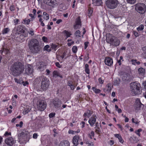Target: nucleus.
<instances>
[{"mask_svg": "<svg viewBox=\"0 0 146 146\" xmlns=\"http://www.w3.org/2000/svg\"><path fill=\"white\" fill-rule=\"evenodd\" d=\"M10 9L11 11H13L15 10V7L13 5L11 6L10 7Z\"/></svg>", "mask_w": 146, "mask_h": 146, "instance_id": "nucleus-54", "label": "nucleus"}, {"mask_svg": "<svg viewBox=\"0 0 146 146\" xmlns=\"http://www.w3.org/2000/svg\"><path fill=\"white\" fill-rule=\"evenodd\" d=\"M144 27L143 25H139V27L137 28V30L138 31H142Z\"/></svg>", "mask_w": 146, "mask_h": 146, "instance_id": "nucleus-38", "label": "nucleus"}, {"mask_svg": "<svg viewBox=\"0 0 146 146\" xmlns=\"http://www.w3.org/2000/svg\"><path fill=\"white\" fill-rule=\"evenodd\" d=\"M92 113H90V111L89 110L87 112L84 113V115L85 117L87 116L89 117H90Z\"/></svg>", "mask_w": 146, "mask_h": 146, "instance_id": "nucleus-35", "label": "nucleus"}, {"mask_svg": "<svg viewBox=\"0 0 146 146\" xmlns=\"http://www.w3.org/2000/svg\"><path fill=\"white\" fill-rule=\"evenodd\" d=\"M131 62L133 64L135 65L137 64L138 65H139L140 64V62L139 61H137L136 60L132 59L131 60Z\"/></svg>", "mask_w": 146, "mask_h": 146, "instance_id": "nucleus-28", "label": "nucleus"}, {"mask_svg": "<svg viewBox=\"0 0 146 146\" xmlns=\"http://www.w3.org/2000/svg\"><path fill=\"white\" fill-rule=\"evenodd\" d=\"M105 4L107 8L113 9L116 8L119 3L117 0H107L105 1Z\"/></svg>", "mask_w": 146, "mask_h": 146, "instance_id": "nucleus-5", "label": "nucleus"}, {"mask_svg": "<svg viewBox=\"0 0 146 146\" xmlns=\"http://www.w3.org/2000/svg\"><path fill=\"white\" fill-rule=\"evenodd\" d=\"M30 110L28 108V106H27L26 108H25L23 111L24 114H26L30 111Z\"/></svg>", "mask_w": 146, "mask_h": 146, "instance_id": "nucleus-37", "label": "nucleus"}, {"mask_svg": "<svg viewBox=\"0 0 146 146\" xmlns=\"http://www.w3.org/2000/svg\"><path fill=\"white\" fill-rule=\"evenodd\" d=\"M127 3L131 4H133L136 2V0H126Z\"/></svg>", "mask_w": 146, "mask_h": 146, "instance_id": "nucleus-32", "label": "nucleus"}, {"mask_svg": "<svg viewBox=\"0 0 146 146\" xmlns=\"http://www.w3.org/2000/svg\"><path fill=\"white\" fill-rule=\"evenodd\" d=\"M92 89L96 93H100L101 92L100 90L99 89H98L94 87H92Z\"/></svg>", "mask_w": 146, "mask_h": 146, "instance_id": "nucleus-34", "label": "nucleus"}, {"mask_svg": "<svg viewBox=\"0 0 146 146\" xmlns=\"http://www.w3.org/2000/svg\"><path fill=\"white\" fill-rule=\"evenodd\" d=\"M25 135V133L22 131H21L20 133H19L18 135V138L19 139H21V138H23L24 137V136Z\"/></svg>", "mask_w": 146, "mask_h": 146, "instance_id": "nucleus-23", "label": "nucleus"}, {"mask_svg": "<svg viewBox=\"0 0 146 146\" xmlns=\"http://www.w3.org/2000/svg\"><path fill=\"white\" fill-rule=\"evenodd\" d=\"M23 21L24 22V24L27 25H29L31 21V20L29 19H28L27 20L25 19Z\"/></svg>", "mask_w": 146, "mask_h": 146, "instance_id": "nucleus-43", "label": "nucleus"}, {"mask_svg": "<svg viewBox=\"0 0 146 146\" xmlns=\"http://www.w3.org/2000/svg\"><path fill=\"white\" fill-rule=\"evenodd\" d=\"M10 31V29L8 28H6L4 29L2 31V34H5L7 33Z\"/></svg>", "mask_w": 146, "mask_h": 146, "instance_id": "nucleus-33", "label": "nucleus"}, {"mask_svg": "<svg viewBox=\"0 0 146 146\" xmlns=\"http://www.w3.org/2000/svg\"><path fill=\"white\" fill-rule=\"evenodd\" d=\"M46 103L43 100H39L37 102V108L40 111H43L46 108Z\"/></svg>", "mask_w": 146, "mask_h": 146, "instance_id": "nucleus-8", "label": "nucleus"}, {"mask_svg": "<svg viewBox=\"0 0 146 146\" xmlns=\"http://www.w3.org/2000/svg\"><path fill=\"white\" fill-rule=\"evenodd\" d=\"M14 23L15 25H16L19 22V20L17 19H16L14 20Z\"/></svg>", "mask_w": 146, "mask_h": 146, "instance_id": "nucleus-51", "label": "nucleus"}, {"mask_svg": "<svg viewBox=\"0 0 146 146\" xmlns=\"http://www.w3.org/2000/svg\"><path fill=\"white\" fill-rule=\"evenodd\" d=\"M14 80H15V82H16L17 83L19 84H22L21 82L22 81L21 80H18V79H17L16 78H15Z\"/></svg>", "mask_w": 146, "mask_h": 146, "instance_id": "nucleus-45", "label": "nucleus"}, {"mask_svg": "<svg viewBox=\"0 0 146 146\" xmlns=\"http://www.w3.org/2000/svg\"><path fill=\"white\" fill-rule=\"evenodd\" d=\"M106 91L110 92L111 90V84L110 83L108 84L106 86Z\"/></svg>", "mask_w": 146, "mask_h": 146, "instance_id": "nucleus-26", "label": "nucleus"}, {"mask_svg": "<svg viewBox=\"0 0 146 146\" xmlns=\"http://www.w3.org/2000/svg\"><path fill=\"white\" fill-rule=\"evenodd\" d=\"M142 131V129H139L137 130V131H135V133H136L137 135L139 136H140V134L139 133L141 131Z\"/></svg>", "mask_w": 146, "mask_h": 146, "instance_id": "nucleus-44", "label": "nucleus"}, {"mask_svg": "<svg viewBox=\"0 0 146 146\" xmlns=\"http://www.w3.org/2000/svg\"><path fill=\"white\" fill-rule=\"evenodd\" d=\"M37 134L36 133H35L33 135V138L35 139H36L37 137Z\"/></svg>", "mask_w": 146, "mask_h": 146, "instance_id": "nucleus-56", "label": "nucleus"}, {"mask_svg": "<svg viewBox=\"0 0 146 146\" xmlns=\"http://www.w3.org/2000/svg\"><path fill=\"white\" fill-rule=\"evenodd\" d=\"M9 52V50L7 49L4 48L3 49V50L2 51V54H3V53H5V54H7Z\"/></svg>", "mask_w": 146, "mask_h": 146, "instance_id": "nucleus-42", "label": "nucleus"}, {"mask_svg": "<svg viewBox=\"0 0 146 146\" xmlns=\"http://www.w3.org/2000/svg\"><path fill=\"white\" fill-rule=\"evenodd\" d=\"M33 69L32 66L30 65H28L26 66L25 73L27 74H30L33 73Z\"/></svg>", "mask_w": 146, "mask_h": 146, "instance_id": "nucleus-12", "label": "nucleus"}, {"mask_svg": "<svg viewBox=\"0 0 146 146\" xmlns=\"http://www.w3.org/2000/svg\"><path fill=\"white\" fill-rule=\"evenodd\" d=\"M49 48V46L48 45H47L44 47V50H46L48 52H50L51 51V50L50 49H48V48Z\"/></svg>", "mask_w": 146, "mask_h": 146, "instance_id": "nucleus-40", "label": "nucleus"}, {"mask_svg": "<svg viewBox=\"0 0 146 146\" xmlns=\"http://www.w3.org/2000/svg\"><path fill=\"white\" fill-rule=\"evenodd\" d=\"M28 45L30 49L34 53H37L40 50L39 42L36 39H32L29 41Z\"/></svg>", "mask_w": 146, "mask_h": 146, "instance_id": "nucleus-2", "label": "nucleus"}, {"mask_svg": "<svg viewBox=\"0 0 146 146\" xmlns=\"http://www.w3.org/2000/svg\"><path fill=\"white\" fill-rule=\"evenodd\" d=\"M80 25H77L76 24L74 25V29H79L80 28Z\"/></svg>", "mask_w": 146, "mask_h": 146, "instance_id": "nucleus-46", "label": "nucleus"}, {"mask_svg": "<svg viewBox=\"0 0 146 146\" xmlns=\"http://www.w3.org/2000/svg\"><path fill=\"white\" fill-rule=\"evenodd\" d=\"M16 31V34L20 35L24 33V30L23 29V27L21 25H19L15 28Z\"/></svg>", "mask_w": 146, "mask_h": 146, "instance_id": "nucleus-11", "label": "nucleus"}, {"mask_svg": "<svg viewBox=\"0 0 146 146\" xmlns=\"http://www.w3.org/2000/svg\"><path fill=\"white\" fill-rule=\"evenodd\" d=\"M44 19L45 20H47L49 18V15L45 12H44L43 13Z\"/></svg>", "mask_w": 146, "mask_h": 146, "instance_id": "nucleus-24", "label": "nucleus"}, {"mask_svg": "<svg viewBox=\"0 0 146 146\" xmlns=\"http://www.w3.org/2000/svg\"><path fill=\"white\" fill-rule=\"evenodd\" d=\"M52 104L55 108H58L60 107L62 102L60 100L58 99H54L52 102Z\"/></svg>", "mask_w": 146, "mask_h": 146, "instance_id": "nucleus-9", "label": "nucleus"}, {"mask_svg": "<svg viewBox=\"0 0 146 146\" xmlns=\"http://www.w3.org/2000/svg\"><path fill=\"white\" fill-rule=\"evenodd\" d=\"M5 136H6L8 135H11V133L10 132L8 133L7 132H6L4 134Z\"/></svg>", "mask_w": 146, "mask_h": 146, "instance_id": "nucleus-58", "label": "nucleus"}, {"mask_svg": "<svg viewBox=\"0 0 146 146\" xmlns=\"http://www.w3.org/2000/svg\"><path fill=\"white\" fill-rule=\"evenodd\" d=\"M29 33L30 35H34V31L32 29L30 31Z\"/></svg>", "mask_w": 146, "mask_h": 146, "instance_id": "nucleus-60", "label": "nucleus"}, {"mask_svg": "<svg viewBox=\"0 0 146 146\" xmlns=\"http://www.w3.org/2000/svg\"><path fill=\"white\" fill-rule=\"evenodd\" d=\"M66 53L65 52L63 53L62 55L61 56V57L62 59H63L66 56Z\"/></svg>", "mask_w": 146, "mask_h": 146, "instance_id": "nucleus-61", "label": "nucleus"}, {"mask_svg": "<svg viewBox=\"0 0 146 146\" xmlns=\"http://www.w3.org/2000/svg\"><path fill=\"white\" fill-rule=\"evenodd\" d=\"M75 35L77 38L80 37V32L79 30L76 31L75 33Z\"/></svg>", "mask_w": 146, "mask_h": 146, "instance_id": "nucleus-29", "label": "nucleus"}, {"mask_svg": "<svg viewBox=\"0 0 146 146\" xmlns=\"http://www.w3.org/2000/svg\"><path fill=\"white\" fill-rule=\"evenodd\" d=\"M21 82L22 84H23L24 86H26L29 84V82L27 81L25 82L24 81H22Z\"/></svg>", "mask_w": 146, "mask_h": 146, "instance_id": "nucleus-53", "label": "nucleus"}, {"mask_svg": "<svg viewBox=\"0 0 146 146\" xmlns=\"http://www.w3.org/2000/svg\"><path fill=\"white\" fill-rule=\"evenodd\" d=\"M42 40L44 42H47V38L46 37L44 36L42 38Z\"/></svg>", "mask_w": 146, "mask_h": 146, "instance_id": "nucleus-49", "label": "nucleus"}, {"mask_svg": "<svg viewBox=\"0 0 146 146\" xmlns=\"http://www.w3.org/2000/svg\"><path fill=\"white\" fill-rule=\"evenodd\" d=\"M129 140L131 142L133 143H136L137 142V140L135 137H131L129 138Z\"/></svg>", "mask_w": 146, "mask_h": 146, "instance_id": "nucleus-21", "label": "nucleus"}, {"mask_svg": "<svg viewBox=\"0 0 146 146\" xmlns=\"http://www.w3.org/2000/svg\"><path fill=\"white\" fill-rule=\"evenodd\" d=\"M115 136L118 138L119 141L121 143H123L124 142L121 135L119 134H114Z\"/></svg>", "mask_w": 146, "mask_h": 146, "instance_id": "nucleus-20", "label": "nucleus"}, {"mask_svg": "<svg viewBox=\"0 0 146 146\" xmlns=\"http://www.w3.org/2000/svg\"><path fill=\"white\" fill-rule=\"evenodd\" d=\"M85 71L87 74H89L90 73V70L89 68H85Z\"/></svg>", "mask_w": 146, "mask_h": 146, "instance_id": "nucleus-57", "label": "nucleus"}, {"mask_svg": "<svg viewBox=\"0 0 146 146\" xmlns=\"http://www.w3.org/2000/svg\"><path fill=\"white\" fill-rule=\"evenodd\" d=\"M24 68V65L21 62H16L12 64L10 70L14 76H19L23 73Z\"/></svg>", "mask_w": 146, "mask_h": 146, "instance_id": "nucleus-1", "label": "nucleus"}, {"mask_svg": "<svg viewBox=\"0 0 146 146\" xmlns=\"http://www.w3.org/2000/svg\"><path fill=\"white\" fill-rule=\"evenodd\" d=\"M79 139V137L78 136L75 135L73 137L72 140V142L74 145L75 146H76L78 144Z\"/></svg>", "mask_w": 146, "mask_h": 146, "instance_id": "nucleus-16", "label": "nucleus"}, {"mask_svg": "<svg viewBox=\"0 0 146 146\" xmlns=\"http://www.w3.org/2000/svg\"><path fill=\"white\" fill-rule=\"evenodd\" d=\"M62 33L65 35L66 37V38L70 37V36L72 35V34L70 33V32H68L66 30L62 32Z\"/></svg>", "mask_w": 146, "mask_h": 146, "instance_id": "nucleus-22", "label": "nucleus"}, {"mask_svg": "<svg viewBox=\"0 0 146 146\" xmlns=\"http://www.w3.org/2000/svg\"><path fill=\"white\" fill-rule=\"evenodd\" d=\"M119 80H116L115 81L114 84L115 85H117L119 84Z\"/></svg>", "mask_w": 146, "mask_h": 146, "instance_id": "nucleus-59", "label": "nucleus"}, {"mask_svg": "<svg viewBox=\"0 0 146 146\" xmlns=\"http://www.w3.org/2000/svg\"><path fill=\"white\" fill-rule=\"evenodd\" d=\"M136 11L141 14L144 13L146 11V6L143 3H139L136 4Z\"/></svg>", "mask_w": 146, "mask_h": 146, "instance_id": "nucleus-6", "label": "nucleus"}, {"mask_svg": "<svg viewBox=\"0 0 146 146\" xmlns=\"http://www.w3.org/2000/svg\"><path fill=\"white\" fill-rule=\"evenodd\" d=\"M55 113H50L49 115V117L50 118H52L55 115Z\"/></svg>", "mask_w": 146, "mask_h": 146, "instance_id": "nucleus-48", "label": "nucleus"}, {"mask_svg": "<svg viewBox=\"0 0 146 146\" xmlns=\"http://www.w3.org/2000/svg\"><path fill=\"white\" fill-rule=\"evenodd\" d=\"M115 40H117V41L118 42L117 43H117L116 44H115V45H113V46H118L119 44H120V41H119V40H118V39H117L116 37L115 38V39H114V40H113V43H114V44H116V41H115Z\"/></svg>", "mask_w": 146, "mask_h": 146, "instance_id": "nucleus-27", "label": "nucleus"}, {"mask_svg": "<svg viewBox=\"0 0 146 146\" xmlns=\"http://www.w3.org/2000/svg\"><path fill=\"white\" fill-rule=\"evenodd\" d=\"M40 80L41 81V88L43 90H46L47 89L50 85V82L47 78L41 76L39 78Z\"/></svg>", "mask_w": 146, "mask_h": 146, "instance_id": "nucleus-4", "label": "nucleus"}, {"mask_svg": "<svg viewBox=\"0 0 146 146\" xmlns=\"http://www.w3.org/2000/svg\"><path fill=\"white\" fill-rule=\"evenodd\" d=\"M143 85L144 88L146 89V81L143 82Z\"/></svg>", "mask_w": 146, "mask_h": 146, "instance_id": "nucleus-62", "label": "nucleus"}, {"mask_svg": "<svg viewBox=\"0 0 146 146\" xmlns=\"http://www.w3.org/2000/svg\"><path fill=\"white\" fill-rule=\"evenodd\" d=\"M116 37L114 36H113L112 34H107L106 35V41L107 42L110 43L111 45H115V44L113 43V41L115 39ZM116 43L115 44H116L117 43V44L118 42H117V40H115Z\"/></svg>", "mask_w": 146, "mask_h": 146, "instance_id": "nucleus-7", "label": "nucleus"}, {"mask_svg": "<svg viewBox=\"0 0 146 146\" xmlns=\"http://www.w3.org/2000/svg\"><path fill=\"white\" fill-rule=\"evenodd\" d=\"M93 13V10L90 7L88 9V14L89 16H91Z\"/></svg>", "mask_w": 146, "mask_h": 146, "instance_id": "nucleus-39", "label": "nucleus"}, {"mask_svg": "<svg viewBox=\"0 0 146 146\" xmlns=\"http://www.w3.org/2000/svg\"><path fill=\"white\" fill-rule=\"evenodd\" d=\"M59 73L58 72L55 70L52 73L53 76V77H56L57 76H59Z\"/></svg>", "mask_w": 146, "mask_h": 146, "instance_id": "nucleus-30", "label": "nucleus"}, {"mask_svg": "<svg viewBox=\"0 0 146 146\" xmlns=\"http://www.w3.org/2000/svg\"><path fill=\"white\" fill-rule=\"evenodd\" d=\"M96 118L97 117L96 116L93 115L89 120V123L91 126H93L96 123Z\"/></svg>", "mask_w": 146, "mask_h": 146, "instance_id": "nucleus-15", "label": "nucleus"}, {"mask_svg": "<svg viewBox=\"0 0 146 146\" xmlns=\"http://www.w3.org/2000/svg\"><path fill=\"white\" fill-rule=\"evenodd\" d=\"M5 142L7 145L12 146L14 144L15 141L12 137H9L5 139Z\"/></svg>", "mask_w": 146, "mask_h": 146, "instance_id": "nucleus-10", "label": "nucleus"}, {"mask_svg": "<svg viewBox=\"0 0 146 146\" xmlns=\"http://www.w3.org/2000/svg\"><path fill=\"white\" fill-rule=\"evenodd\" d=\"M134 34L136 37L138 36H139V33L136 31H134Z\"/></svg>", "mask_w": 146, "mask_h": 146, "instance_id": "nucleus-52", "label": "nucleus"}, {"mask_svg": "<svg viewBox=\"0 0 146 146\" xmlns=\"http://www.w3.org/2000/svg\"><path fill=\"white\" fill-rule=\"evenodd\" d=\"M56 66L60 68L61 67V66L60 65L58 62H56L55 63Z\"/></svg>", "mask_w": 146, "mask_h": 146, "instance_id": "nucleus-55", "label": "nucleus"}, {"mask_svg": "<svg viewBox=\"0 0 146 146\" xmlns=\"http://www.w3.org/2000/svg\"><path fill=\"white\" fill-rule=\"evenodd\" d=\"M85 124V123L84 121H82L81 123H80L81 125V127L82 128H83L84 127V125Z\"/></svg>", "mask_w": 146, "mask_h": 146, "instance_id": "nucleus-63", "label": "nucleus"}, {"mask_svg": "<svg viewBox=\"0 0 146 146\" xmlns=\"http://www.w3.org/2000/svg\"><path fill=\"white\" fill-rule=\"evenodd\" d=\"M59 146H70V143L67 140H63L61 141Z\"/></svg>", "mask_w": 146, "mask_h": 146, "instance_id": "nucleus-17", "label": "nucleus"}, {"mask_svg": "<svg viewBox=\"0 0 146 146\" xmlns=\"http://www.w3.org/2000/svg\"><path fill=\"white\" fill-rule=\"evenodd\" d=\"M135 104V107L137 109L140 108L141 107V105H142L141 102L140 100L138 99L136 100Z\"/></svg>", "mask_w": 146, "mask_h": 146, "instance_id": "nucleus-19", "label": "nucleus"}, {"mask_svg": "<svg viewBox=\"0 0 146 146\" xmlns=\"http://www.w3.org/2000/svg\"><path fill=\"white\" fill-rule=\"evenodd\" d=\"M56 0H44V2L47 5L54 6L56 3Z\"/></svg>", "mask_w": 146, "mask_h": 146, "instance_id": "nucleus-13", "label": "nucleus"}, {"mask_svg": "<svg viewBox=\"0 0 146 146\" xmlns=\"http://www.w3.org/2000/svg\"><path fill=\"white\" fill-rule=\"evenodd\" d=\"M99 82L101 84H103L104 83V80H102L101 78H100L98 79Z\"/></svg>", "mask_w": 146, "mask_h": 146, "instance_id": "nucleus-47", "label": "nucleus"}, {"mask_svg": "<svg viewBox=\"0 0 146 146\" xmlns=\"http://www.w3.org/2000/svg\"><path fill=\"white\" fill-rule=\"evenodd\" d=\"M92 4L96 6L100 5L102 3V0H92Z\"/></svg>", "mask_w": 146, "mask_h": 146, "instance_id": "nucleus-18", "label": "nucleus"}, {"mask_svg": "<svg viewBox=\"0 0 146 146\" xmlns=\"http://www.w3.org/2000/svg\"><path fill=\"white\" fill-rule=\"evenodd\" d=\"M62 22V20L59 19L56 22V23L57 24H59L60 23Z\"/></svg>", "mask_w": 146, "mask_h": 146, "instance_id": "nucleus-64", "label": "nucleus"}, {"mask_svg": "<svg viewBox=\"0 0 146 146\" xmlns=\"http://www.w3.org/2000/svg\"><path fill=\"white\" fill-rule=\"evenodd\" d=\"M130 89L131 93L134 95L141 93L140 84L136 82H131L130 84Z\"/></svg>", "mask_w": 146, "mask_h": 146, "instance_id": "nucleus-3", "label": "nucleus"}, {"mask_svg": "<svg viewBox=\"0 0 146 146\" xmlns=\"http://www.w3.org/2000/svg\"><path fill=\"white\" fill-rule=\"evenodd\" d=\"M72 51L74 53H75L77 52V48L76 46H74L72 48Z\"/></svg>", "mask_w": 146, "mask_h": 146, "instance_id": "nucleus-41", "label": "nucleus"}, {"mask_svg": "<svg viewBox=\"0 0 146 146\" xmlns=\"http://www.w3.org/2000/svg\"><path fill=\"white\" fill-rule=\"evenodd\" d=\"M138 71L139 74H144L145 72V70L144 68H141L139 69Z\"/></svg>", "mask_w": 146, "mask_h": 146, "instance_id": "nucleus-31", "label": "nucleus"}, {"mask_svg": "<svg viewBox=\"0 0 146 146\" xmlns=\"http://www.w3.org/2000/svg\"><path fill=\"white\" fill-rule=\"evenodd\" d=\"M76 24L77 25H80L81 27V21L80 19V17H78L76 19Z\"/></svg>", "mask_w": 146, "mask_h": 146, "instance_id": "nucleus-25", "label": "nucleus"}, {"mask_svg": "<svg viewBox=\"0 0 146 146\" xmlns=\"http://www.w3.org/2000/svg\"><path fill=\"white\" fill-rule=\"evenodd\" d=\"M104 62L106 65L108 66H111L113 63V61L111 58L109 57H106Z\"/></svg>", "mask_w": 146, "mask_h": 146, "instance_id": "nucleus-14", "label": "nucleus"}, {"mask_svg": "<svg viewBox=\"0 0 146 146\" xmlns=\"http://www.w3.org/2000/svg\"><path fill=\"white\" fill-rule=\"evenodd\" d=\"M89 42H85V43H84V49H86L87 47L88 46V44H89Z\"/></svg>", "mask_w": 146, "mask_h": 146, "instance_id": "nucleus-50", "label": "nucleus"}, {"mask_svg": "<svg viewBox=\"0 0 146 146\" xmlns=\"http://www.w3.org/2000/svg\"><path fill=\"white\" fill-rule=\"evenodd\" d=\"M142 50L143 52L144 57L146 58V46L142 47Z\"/></svg>", "mask_w": 146, "mask_h": 146, "instance_id": "nucleus-36", "label": "nucleus"}]
</instances>
